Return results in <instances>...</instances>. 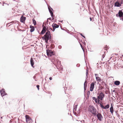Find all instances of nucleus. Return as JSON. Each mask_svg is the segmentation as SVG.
<instances>
[{"mask_svg": "<svg viewBox=\"0 0 123 123\" xmlns=\"http://www.w3.org/2000/svg\"><path fill=\"white\" fill-rule=\"evenodd\" d=\"M49 79L50 80H52V77H50L49 78Z\"/></svg>", "mask_w": 123, "mask_h": 123, "instance_id": "obj_37", "label": "nucleus"}, {"mask_svg": "<svg viewBox=\"0 0 123 123\" xmlns=\"http://www.w3.org/2000/svg\"><path fill=\"white\" fill-rule=\"evenodd\" d=\"M84 95H85V82L84 83Z\"/></svg>", "mask_w": 123, "mask_h": 123, "instance_id": "obj_36", "label": "nucleus"}, {"mask_svg": "<svg viewBox=\"0 0 123 123\" xmlns=\"http://www.w3.org/2000/svg\"><path fill=\"white\" fill-rule=\"evenodd\" d=\"M119 16V17H122L123 15V13L121 11L119 10L118 12Z\"/></svg>", "mask_w": 123, "mask_h": 123, "instance_id": "obj_20", "label": "nucleus"}, {"mask_svg": "<svg viewBox=\"0 0 123 123\" xmlns=\"http://www.w3.org/2000/svg\"><path fill=\"white\" fill-rule=\"evenodd\" d=\"M53 59V60H54V59Z\"/></svg>", "mask_w": 123, "mask_h": 123, "instance_id": "obj_45", "label": "nucleus"}, {"mask_svg": "<svg viewBox=\"0 0 123 123\" xmlns=\"http://www.w3.org/2000/svg\"><path fill=\"white\" fill-rule=\"evenodd\" d=\"M33 23L34 24V25H36L37 23L35 19H33L32 20Z\"/></svg>", "mask_w": 123, "mask_h": 123, "instance_id": "obj_23", "label": "nucleus"}, {"mask_svg": "<svg viewBox=\"0 0 123 123\" xmlns=\"http://www.w3.org/2000/svg\"><path fill=\"white\" fill-rule=\"evenodd\" d=\"M0 92L1 95L2 97L6 95L7 94L5 92V90L3 89H2V90H0Z\"/></svg>", "mask_w": 123, "mask_h": 123, "instance_id": "obj_6", "label": "nucleus"}, {"mask_svg": "<svg viewBox=\"0 0 123 123\" xmlns=\"http://www.w3.org/2000/svg\"><path fill=\"white\" fill-rule=\"evenodd\" d=\"M115 6L117 7H120L121 6V3H120L118 1L116 2L115 4Z\"/></svg>", "mask_w": 123, "mask_h": 123, "instance_id": "obj_17", "label": "nucleus"}, {"mask_svg": "<svg viewBox=\"0 0 123 123\" xmlns=\"http://www.w3.org/2000/svg\"><path fill=\"white\" fill-rule=\"evenodd\" d=\"M96 103H97L98 104H99V101L100 100H95Z\"/></svg>", "mask_w": 123, "mask_h": 123, "instance_id": "obj_28", "label": "nucleus"}, {"mask_svg": "<svg viewBox=\"0 0 123 123\" xmlns=\"http://www.w3.org/2000/svg\"><path fill=\"white\" fill-rule=\"evenodd\" d=\"M95 76L96 77V78L97 81H101V79L100 77H99L98 76V75L97 74H95Z\"/></svg>", "mask_w": 123, "mask_h": 123, "instance_id": "obj_15", "label": "nucleus"}, {"mask_svg": "<svg viewBox=\"0 0 123 123\" xmlns=\"http://www.w3.org/2000/svg\"><path fill=\"white\" fill-rule=\"evenodd\" d=\"M42 26L43 27V28L41 32L40 33V34H43L47 30V29L45 26H44L43 25Z\"/></svg>", "mask_w": 123, "mask_h": 123, "instance_id": "obj_7", "label": "nucleus"}, {"mask_svg": "<svg viewBox=\"0 0 123 123\" xmlns=\"http://www.w3.org/2000/svg\"><path fill=\"white\" fill-rule=\"evenodd\" d=\"M26 119V121H29L30 120H31V118H30L29 116L27 115H26L25 116Z\"/></svg>", "mask_w": 123, "mask_h": 123, "instance_id": "obj_19", "label": "nucleus"}, {"mask_svg": "<svg viewBox=\"0 0 123 123\" xmlns=\"http://www.w3.org/2000/svg\"><path fill=\"white\" fill-rule=\"evenodd\" d=\"M53 25L55 26L56 27V28H58L59 27V25H57L56 24H53L52 25V26Z\"/></svg>", "mask_w": 123, "mask_h": 123, "instance_id": "obj_24", "label": "nucleus"}, {"mask_svg": "<svg viewBox=\"0 0 123 123\" xmlns=\"http://www.w3.org/2000/svg\"><path fill=\"white\" fill-rule=\"evenodd\" d=\"M98 119L100 121H101L103 118V117L101 114L100 113H98L97 115Z\"/></svg>", "mask_w": 123, "mask_h": 123, "instance_id": "obj_9", "label": "nucleus"}, {"mask_svg": "<svg viewBox=\"0 0 123 123\" xmlns=\"http://www.w3.org/2000/svg\"><path fill=\"white\" fill-rule=\"evenodd\" d=\"M80 35H81V36H82V37H84V38H85V36H84L82 34H81V33H80Z\"/></svg>", "mask_w": 123, "mask_h": 123, "instance_id": "obj_34", "label": "nucleus"}, {"mask_svg": "<svg viewBox=\"0 0 123 123\" xmlns=\"http://www.w3.org/2000/svg\"><path fill=\"white\" fill-rule=\"evenodd\" d=\"M88 111L90 113L94 115H96L98 112L94 107L92 106H90L88 107Z\"/></svg>", "mask_w": 123, "mask_h": 123, "instance_id": "obj_2", "label": "nucleus"}, {"mask_svg": "<svg viewBox=\"0 0 123 123\" xmlns=\"http://www.w3.org/2000/svg\"><path fill=\"white\" fill-rule=\"evenodd\" d=\"M48 19L49 20H51V18H48L47 19Z\"/></svg>", "mask_w": 123, "mask_h": 123, "instance_id": "obj_40", "label": "nucleus"}, {"mask_svg": "<svg viewBox=\"0 0 123 123\" xmlns=\"http://www.w3.org/2000/svg\"><path fill=\"white\" fill-rule=\"evenodd\" d=\"M61 61H59L58 59H57L56 60H54V64L55 65V64H56V67H57V65L56 64V63L58 65L59 64H60Z\"/></svg>", "mask_w": 123, "mask_h": 123, "instance_id": "obj_10", "label": "nucleus"}, {"mask_svg": "<svg viewBox=\"0 0 123 123\" xmlns=\"http://www.w3.org/2000/svg\"><path fill=\"white\" fill-rule=\"evenodd\" d=\"M107 51L106 49L105 48H104L101 51V53L102 54V57L103 58H104L105 56V53Z\"/></svg>", "mask_w": 123, "mask_h": 123, "instance_id": "obj_8", "label": "nucleus"}, {"mask_svg": "<svg viewBox=\"0 0 123 123\" xmlns=\"http://www.w3.org/2000/svg\"><path fill=\"white\" fill-rule=\"evenodd\" d=\"M30 28H31V30H30L31 32H32L34 31L35 28L34 26L31 25L30 26Z\"/></svg>", "mask_w": 123, "mask_h": 123, "instance_id": "obj_18", "label": "nucleus"}, {"mask_svg": "<svg viewBox=\"0 0 123 123\" xmlns=\"http://www.w3.org/2000/svg\"><path fill=\"white\" fill-rule=\"evenodd\" d=\"M94 83L93 82L91 83L90 85V91H93L94 87Z\"/></svg>", "mask_w": 123, "mask_h": 123, "instance_id": "obj_12", "label": "nucleus"}, {"mask_svg": "<svg viewBox=\"0 0 123 123\" xmlns=\"http://www.w3.org/2000/svg\"><path fill=\"white\" fill-rule=\"evenodd\" d=\"M104 95L103 92H101L100 93L98 96V99L100 100H102L103 98L104 97Z\"/></svg>", "mask_w": 123, "mask_h": 123, "instance_id": "obj_5", "label": "nucleus"}, {"mask_svg": "<svg viewBox=\"0 0 123 123\" xmlns=\"http://www.w3.org/2000/svg\"><path fill=\"white\" fill-rule=\"evenodd\" d=\"M39 85H37V88L38 90H39Z\"/></svg>", "mask_w": 123, "mask_h": 123, "instance_id": "obj_30", "label": "nucleus"}, {"mask_svg": "<svg viewBox=\"0 0 123 123\" xmlns=\"http://www.w3.org/2000/svg\"><path fill=\"white\" fill-rule=\"evenodd\" d=\"M100 107L102 109H108L109 107V105H106L105 107H104L101 103H100Z\"/></svg>", "mask_w": 123, "mask_h": 123, "instance_id": "obj_13", "label": "nucleus"}, {"mask_svg": "<svg viewBox=\"0 0 123 123\" xmlns=\"http://www.w3.org/2000/svg\"><path fill=\"white\" fill-rule=\"evenodd\" d=\"M86 76H87V75H88V70L87 69V70H86Z\"/></svg>", "mask_w": 123, "mask_h": 123, "instance_id": "obj_31", "label": "nucleus"}, {"mask_svg": "<svg viewBox=\"0 0 123 123\" xmlns=\"http://www.w3.org/2000/svg\"><path fill=\"white\" fill-rule=\"evenodd\" d=\"M53 15H52V17H51L52 18V19L53 20H54V17L53 16Z\"/></svg>", "mask_w": 123, "mask_h": 123, "instance_id": "obj_35", "label": "nucleus"}, {"mask_svg": "<svg viewBox=\"0 0 123 123\" xmlns=\"http://www.w3.org/2000/svg\"><path fill=\"white\" fill-rule=\"evenodd\" d=\"M26 17L23 16H22L20 18V22H21L24 23L25 22V20Z\"/></svg>", "mask_w": 123, "mask_h": 123, "instance_id": "obj_14", "label": "nucleus"}, {"mask_svg": "<svg viewBox=\"0 0 123 123\" xmlns=\"http://www.w3.org/2000/svg\"><path fill=\"white\" fill-rule=\"evenodd\" d=\"M120 83V82L118 81H115L114 82V84L117 86L119 85Z\"/></svg>", "mask_w": 123, "mask_h": 123, "instance_id": "obj_21", "label": "nucleus"}, {"mask_svg": "<svg viewBox=\"0 0 123 123\" xmlns=\"http://www.w3.org/2000/svg\"><path fill=\"white\" fill-rule=\"evenodd\" d=\"M47 55L50 56L52 58L53 57V56H55L54 55V52L51 51L49 50V51H48L47 50Z\"/></svg>", "mask_w": 123, "mask_h": 123, "instance_id": "obj_4", "label": "nucleus"}, {"mask_svg": "<svg viewBox=\"0 0 123 123\" xmlns=\"http://www.w3.org/2000/svg\"><path fill=\"white\" fill-rule=\"evenodd\" d=\"M51 38L50 32L48 30L47 31L44 36L42 37V38L45 40V42L47 43H48V40H50Z\"/></svg>", "mask_w": 123, "mask_h": 123, "instance_id": "obj_1", "label": "nucleus"}, {"mask_svg": "<svg viewBox=\"0 0 123 123\" xmlns=\"http://www.w3.org/2000/svg\"><path fill=\"white\" fill-rule=\"evenodd\" d=\"M52 26L53 28V30L52 29V31H55V29L56 28V27L54 25Z\"/></svg>", "mask_w": 123, "mask_h": 123, "instance_id": "obj_25", "label": "nucleus"}, {"mask_svg": "<svg viewBox=\"0 0 123 123\" xmlns=\"http://www.w3.org/2000/svg\"><path fill=\"white\" fill-rule=\"evenodd\" d=\"M81 122L83 123H84V120H83L82 121H81Z\"/></svg>", "mask_w": 123, "mask_h": 123, "instance_id": "obj_39", "label": "nucleus"}, {"mask_svg": "<svg viewBox=\"0 0 123 123\" xmlns=\"http://www.w3.org/2000/svg\"><path fill=\"white\" fill-rule=\"evenodd\" d=\"M86 81H85V84L86 83Z\"/></svg>", "mask_w": 123, "mask_h": 123, "instance_id": "obj_44", "label": "nucleus"}, {"mask_svg": "<svg viewBox=\"0 0 123 123\" xmlns=\"http://www.w3.org/2000/svg\"><path fill=\"white\" fill-rule=\"evenodd\" d=\"M90 21H91V20H92V19L91 17L90 18Z\"/></svg>", "mask_w": 123, "mask_h": 123, "instance_id": "obj_41", "label": "nucleus"}, {"mask_svg": "<svg viewBox=\"0 0 123 123\" xmlns=\"http://www.w3.org/2000/svg\"><path fill=\"white\" fill-rule=\"evenodd\" d=\"M80 66V65L79 64H78L76 65L77 67H79Z\"/></svg>", "mask_w": 123, "mask_h": 123, "instance_id": "obj_32", "label": "nucleus"}, {"mask_svg": "<svg viewBox=\"0 0 123 123\" xmlns=\"http://www.w3.org/2000/svg\"><path fill=\"white\" fill-rule=\"evenodd\" d=\"M90 94V92L89 91H88L87 92V97H88Z\"/></svg>", "mask_w": 123, "mask_h": 123, "instance_id": "obj_27", "label": "nucleus"}, {"mask_svg": "<svg viewBox=\"0 0 123 123\" xmlns=\"http://www.w3.org/2000/svg\"><path fill=\"white\" fill-rule=\"evenodd\" d=\"M80 46H81V47L82 49V50L84 49V48L83 47L82 45L81 44V43H80Z\"/></svg>", "mask_w": 123, "mask_h": 123, "instance_id": "obj_29", "label": "nucleus"}, {"mask_svg": "<svg viewBox=\"0 0 123 123\" xmlns=\"http://www.w3.org/2000/svg\"><path fill=\"white\" fill-rule=\"evenodd\" d=\"M59 22H63V21H59Z\"/></svg>", "mask_w": 123, "mask_h": 123, "instance_id": "obj_42", "label": "nucleus"}, {"mask_svg": "<svg viewBox=\"0 0 123 123\" xmlns=\"http://www.w3.org/2000/svg\"><path fill=\"white\" fill-rule=\"evenodd\" d=\"M48 7L49 12L50 13L51 17H52V15H53V13L51 10H53V9L50 6H48Z\"/></svg>", "mask_w": 123, "mask_h": 123, "instance_id": "obj_11", "label": "nucleus"}, {"mask_svg": "<svg viewBox=\"0 0 123 123\" xmlns=\"http://www.w3.org/2000/svg\"><path fill=\"white\" fill-rule=\"evenodd\" d=\"M110 111L111 114H113L114 111V110L113 107L112 105H111V107L110 109Z\"/></svg>", "mask_w": 123, "mask_h": 123, "instance_id": "obj_22", "label": "nucleus"}, {"mask_svg": "<svg viewBox=\"0 0 123 123\" xmlns=\"http://www.w3.org/2000/svg\"><path fill=\"white\" fill-rule=\"evenodd\" d=\"M84 53V56H85V49H84L83 50Z\"/></svg>", "mask_w": 123, "mask_h": 123, "instance_id": "obj_38", "label": "nucleus"}, {"mask_svg": "<svg viewBox=\"0 0 123 123\" xmlns=\"http://www.w3.org/2000/svg\"><path fill=\"white\" fill-rule=\"evenodd\" d=\"M30 62L31 66L32 67L34 68L33 65L34 64V62L33 59L32 58H31Z\"/></svg>", "mask_w": 123, "mask_h": 123, "instance_id": "obj_16", "label": "nucleus"}, {"mask_svg": "<svg viewBox=\"0 0 123 123\" xmlns=\"http://www.w3.org/2000/svg\"><path fill=\"white\" fill-rule=\"evenodd\" d=\"M78 105H75L74 107L73 110L74 113L76 116H78L79 115L80 111L79 109L77 108V106Z\"/></svg>", "mask_w": 123, "mask_h": 123, "instance_id": "obj_3", "label": "nucleus"}, {"mask_svg": "<svg viewBox=\"0 0 123 123\" xmlns=\"http://www.w3.org/2000/svg\"><path fill=\"white\" fill-rule=\"evenodd\" d=\"M58 48L59 49H61L62 48V46L61 45H59L58 46Z\"/></svg>", "mask_w": 123, "mask_h": 123, "instance_id": "obj_33", "label": "nucleus"}, {"mask_svg": "<svg viewBox=\"0 0 123 123\" xmlns=\"http://www.w3.org/2000/svg\"><path fill=\"white\" fill-rule=\"evenodd\" d=\"M27 123H32V120H30L29 121H26Z\"/></svg>", "mask_w": 123, "mask_h": 123, "instance_id": "obj_26", "label": "nucleus"}, {"mask_svg": "<svg viewBox=\"0 0 123 123\" xmlns=\"http://www.w3.org/2000/svg\"><path fill=\"white\" fill-rule=\"evenodd\" d=\"M50 29L52 30V28H50L49 29V30H50Z\"/></svg>", "mask_w": 123, "mask_h": 123, "instance_id": "obj_43", "label": "nucleus"}]
</instances>
